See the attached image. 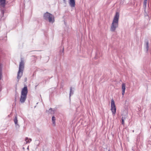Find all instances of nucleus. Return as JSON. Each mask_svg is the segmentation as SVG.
I'll return each instance as SVG.
<instances>
[{
  "label": "nucleus",
  "mask_w": 151,
  "mask_h": 151,
  "mask_svg": "<svg viewBox=\"0 0 151 151\" xmlns=\"http://www.w3.org/2000/svg\"><path fill=\"white\" fill-rule=\"evenodd\" d=\"M4 10H1V17H2L4 16Z\"/></svg>",
  "instance_id": "nucleus-17"
},
{
  "label": "nucleus",
  "mask_w": 151,
  "mask_h": 151,
  "mask_svg": "<svg viewBox=\"0 0 151 151\" xmlns=\"http://www.w3.org/2000/svg\"><path fill=\"white\" fill-rule=\"evenodd\" d=\"M147 0H144L143 2V6L145 7H146L147 4Z\"/></svg>",
  "instance_id": "nucleus-16"
},
{
  "label": "nucleus",
  "mask_w": 151,
  "mask_h": 151,
  "mask_svg": "<svg viewBox=\"0 0 151 151\" xmlns=\"http://www.w3.org/2000/svg\"><path fill=\"white\" fill-rule=\"evenodd\" d=\"M119 18V14L118 12H116L111 26L110 30L111 31L115 32L116 29L118 27Z\"/></svg>",
  "instance_id": "nucleus-1"
},
{
  "label": "nucleus",
  "mask_w": 151,
  "mask_h": 151,
  "mask_svg": "<svg viewBox=\"0 0 151 151\" xmlns=\"http://www.w3.org/2000/svg\"><path fill=\"white\" fill-rule=\"evenodd\" d=\"M46 112H47L48 114H53L55 113L54 110H52V108H50L48 111L47 110Z\"/></svg>",
  "instance_id": "nucleus-10"
},
{
  "label": "nucleus",
  "mask_w": 151,
  "mask_h": 151,
  "mask_svg": "<svg viewBox=\"0 0 151 151\" xmlns=\"http://www.w3.org/2000/svg\"><path fill=\"white\" fill-rule=\"evenodd\" d=\"M122 124L123 125H124V120L123 117H122Z\"/></svg>",
  "instance_id": "nucleus-18"
},
{
  "label": "nucleus",
  "mask_w": 151,
  "mask_h": 151,
  "mask_svg": "<svg viewBox=\"0 0 151 151\" xmlns=\"http://www.w3.org/2000/svg\"><path fill=\"white\" fill-rule=\"evenodd\" d=\"M111 110L112 111L113 115V116L115 115L116 113V108L114 101L113 99L111 100Z\"/></svg>",
  "instance_id": "nucleus-5"
},
{
  "label": "nucleus",
  "mask_w": 151,
  "mask_h": 151,
  "mask_svg": "<svg viewBox=\"0 0 151 151\" xmlns=\"http://www.w3.org/2000/svg\"><path fill=\"white\" fill-rule=\"evenodd\" d=\"M52 125L54 126L55 125V118L54 116L52 117Z\"/></svg>",
  "instance_id": "nucleus-11"
},
{
  "label": "nucleus",
  "mask_w": 151,
  "mask_h": 151,
  "mask_svg": "<svg viewBox=\"0 0 151 151\" xmlns=\"http://www.w3.org/2000/svg\"><path fill=\"white\" fill-rule=\"evenodd\" d=\"M24 68V61L21 60L19 65V70L17 73V78L19 80L23 75V71Z\"/></svg>",
  "instance_id": "nucleus-3"
},
{
  "label": "nucleus",
  "mask_w": 151,
  "mask_h": 151,
  "mask_svg": "<svg viewBox=\"0 0 151 151\" xmlns=\"http://www.w3.org/2000/svg\"><path fill=\"white\" fill-rule=\"evenodd\" d=\"M1 88H0V91H1Z\"/></svg>",
  "instance_id": "nucleus-21"
},
{
  "label": "nucleus",
  "mask_w": 151,
  "mask_h": 151,
  "mask_svg": "<svg viewBox=\"0 0 151 151\" xmlns=\"http://www.w3.org/2000/svg\"><path fill=\"white\" fill-rule=\"evenodd\" d=\"M123 119H124V120L126 118V117L125 116H123Z\"/></svg>",
  "instance_id": "nucleus-19"
},
{
  "label": "nucleus",
  "mask_w": 151,
  "mask_h": 151,
  "mask_svg": "<svg viewBox=\"0 0 151 151\" xmlns=\"http://www.w3.org/2000/svg\"><path fill=\"white\" fill-rule=\"evenodd\" d=\"M28 93V89L27 87L24 86L22 89L21 93L20 102L22 103H24L25 101L27 94Z\"/></svg>",
  "instance_id": "nucleus-2"
},
{
  "label": "nucleus",
  "mask_w": 151,
  "mask_h": 151,
  "mask_svg": "<svg viewBox=\"0 0 151 151\" xmlns=\"http://www.w3.org/2000/svg\"><path fill=\"white\" fill-rule=\"evenodd\" d=\"M134 132V130H133V132Z\"/></svg>",
  "instance_id": "nucleus-25"
},
{
  "label": "nucleus",
  "mask_w": 151,
  "mask_h": 151,
  "mask_svg": "<svg viewBox=\"0 0 151 151\" xmlns=\"http://www.w3.org/2000/svg\"><path fill=\"white\" fill-rule=\"evenodd\" d=\"M74 93V91L72 89V88L71 87L70 88V98L71 95H73Z\"/></svg>",
  "instance_id": "nucleus-14"
},
{
  "label": "nucleus",
  "mask_w": 151,
  "mask_h": 151,
  "mask_svg": "<svg viewBox=\"0 0 151 151\" xmlns=\"http://www.w3.org/2000/svg\"><path fill=\"white\" fill-rule=\"evenodd\" d=\"M26 79H27V78H26V79H25V80H26Z\"/></svg>",
  "instance_id": "nucleus-23"
},
{
  "label": "nucleus",
  "mask_w": 151,
  "mask_h": 151,
  "mask_svg": "<svg viewBox=\"0 0 151 151\" xmlns=\"http://www.w3.org/2000/svg\"><path fill=\"white\" fill-rule=\"evenodd\" d=\"M148 42L147 41H145V47L146 49V51L147 52L148 48H149V46H148Z\"/></svg>",
  "instance_id": "nucleus-13"
},
{
  "label": "nucleus",
  "mask_w": 151,
  "mask_h": 151,
  "mask_svg": "<svg viewBox=\"0 0 151 151\" xmlns=\"http://www.w3.org/2000/svg\"><path fill=\"white\" fill-rule=\"evenodd\" d=\"M25 141H26V143H29L32 141V139L31 138L28 139V137H26L25 138Z\"/></svg>",
  "instance_id": "nucleus-12"
},
{
  "label": "nucleus",
  "mask_w": 151,
  "mask_h": 151,
  "mask_svg": "<svg viewBox=\"0 0 151 151\" xmlns=\"http://www.w3.org/2000/svg\"><path fill=\"white\" fill-rule=\"evenodd\" d=\"M26 79H27V78H26V79H25V80H26Z\"/></svg>",
  "instance_id": "nucleus-24"
},
{
  "label": "nucleus",
  "mask_w": 151,
  "mask_h": 151,
  "mask_svg": "<svg viewBox=\"0 0 151 151\" xmlns=\"http://www.w3.org/2000/svg\"><path fill=\"white\" fill-rule=\"evenodd\" d=\"M6 0H0V6L4 7L5 5Z\"/></svg>",
  "instance_id": "nucleus-9"
},
{
  "label": "nucleus",
  "mask_w": 151,
  "mask_h": 151,
  "mask_svg": "<svg viewBox=\"0 0 151 151\" xmlns=\"http://www.w3.org/2000/svg\"><path fill=\"white\" fill-rule=\"evenodd\" d=\"M14 122L15 125V127L16 128H19V125L18 124V120L17 119V116H16L14 119Z\"/></svg>",
  "instance_id": "nucleus-6"
},
{
  "label": "nucleus",
  "mask_w": 151,
  "mask_h": 151,
  "mask_svg": "<svg viewBox=\"0 0 151 151\" xmlns=\"http://www.w3.org/2000/svg\"><path fill=\"white\" fill-rule=\"evenodd\" d=\"M64 1H65V0H63Z\"/></svg>",
  "instance_id": "nucleus-22"
},
{
  "label": "nucleus",
  "mask_w": 151,
  "mask_h": 151,
  "mask_svg": "<svg viewBox=\"0 0 151 151\" xmlns=\"http://www.w3.org/2000/svg\"><path fill=\"white\" fill-rule=\"evenodd\" d=\"M62 53H63L62 55H63V52H64V48H63V50L62 51Z\"/></svg>",
  "instance_id": "nucleus-20"
},
{
  "label": "nucleus",
  "mask_w": 151,
  "mask_h": 151,
  "mask_svg": "<svg viewBox=\"0 0 151 151\" xmlns=\"http://www.w3.org/2000/svg\"><path fill=\"white\" fill-rule=\"evenodd\" d=\"M122 94L123 96H124L125 93V85L124 83H122Z\"/></svg>",
  "instance_id": "nucleus-8"
},
{
  "label": "nucleus",
  "mask_w": 151,
  "mask_h": 151,
  "mask_svg": "<svg viewBox=\"0 0 151 151\" xmlns=\"http://www.w3.org/2000/svg\"><path fill=\"white\" fill-rule=\"evenodd\" d=\"M44 18L45 20H48L50 22L53 23L55 21L54 16L48 12L44 14Z\"/></svg>",
  "instance_id": "nucleus-4"
},
{
  "label": "nucleus",
  "mask_w": 151,
  "mask_h": 151,
  "mask_svg": "<svg viewBox=\"0 0 151 151\" xmlns=\"http://www.w3.org/2000/svg\"><path fill=\"white\" fill-rule=\"evenodd\" d=\"M2 76V67L0 65V80L1 79Z\"/></svg>",
  "instance_id": "nucleus-15"
},
{
  "label": "nucleus",
  "mask_w": 151,
  "mask_h": 151,
  "mask_svg": "<svg viewBox=\"0 0 151 151\" xmlns=\"http://www.w3.org/2000/svg\"><path fill=\"white\" fill-rule=\"evenodd\" d=\"M69 4L72 7H73L75 6V0H69Z\"/></svg>",
  "instance_id": "nucleus-7"
}]
</instances>
